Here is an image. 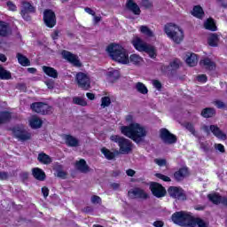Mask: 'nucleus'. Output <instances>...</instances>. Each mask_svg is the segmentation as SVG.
I'll list each match as a JSON object with an SVG mask.
<instances>
[{
    "instance_id": "nucleus-55",
    "label": "nucleus",
    "mask_w": 227,
    "mask_h": 227,
    "mask_svg": "<svg viewBox=\"0 0 227 227\" xmlns=\"http://www.w3.org/2000/svg\"><path fill=\"white\" fill-rule=\"evenodd\" d=\"M197 81H198L199 82H203V83H205V82H207V81H208V77H207V74H199V75L197 76Z\"/></svg>"
},
{
    "instance_id": "nucleus-12",
    "label": "nucleus",
    "mask_w": 227,
    "mask_h": 227,
    "mask_svg": "<svg viewBox=\"0 0 227 227\" xmlns=\"http://www.w3.org/2000/svg\"><path fill=\"white\" fill-rule=\"evenodd\" d=\"M149 189L155 198H164L168 194L166 188L157 182H152L149 185Z\"/></svg>"
},
{
    "instance_id": "nucleus-59",
    "label": "nucleus",
    "mask_w": 227,
    "mask_h": 227,
    "mask_svg": "<svg viewBox=\"0 0 227 227\" xmlns=\"http://www.w3.org/2000/svg\"><path fill=\"white\" fill-rule=\"evenodd\" d=\"M84 11L86 12V13H89V15H92V17H95L96 12L95 11H93L91 8L90 7H85Z\"/></svg>"
},
{
    "instance_id": "nucleus-18",
    "label": "nucleus",
    "mask_w": 227,
    "mask_h": 227,
    "mask_svg": "<svg viewBox=\"0 0 227 227\" xmlns=\"http://www.w3.org/2000/svg\"><path fill=\"white\" fill-rule=\"evenodd\" d=\"M191 176V171H189V168L187 167H181L174 172L173 178L176 182H184L185 178Z\"/></svg>"
},
{
    "instance_id": "nucleus-25",
    "label": "nucleus",
    "mask_w": 227,
    "mask_h": 227,
    "mask_svg": "<svg viewBox=\"0 0 227 227\" xmlns=\"http://www.w3.org/2000/svg\"><path fill=\"white\" fill-rule=\"evenodd\" d=\"M65 141L66 145L71 148L79 146V139L72 135H65Z\"/></svg>"
},
{
    "instance_id": "nucleus-30",
    "label": "nucleus",
    "mask_w": 227,
    "mask_h": 227,
    "mask_svg": "<svg viewBox=\"0 0 227 227\" xmlns=\"http://www.w3.org/2000/svg\"><path fill=\"white\" fill-rule=\"evenodd\" d=\"M208 227V225L207 224V223H205V221L200 217H194L192 216V222L190 223V227Z\"/></svg>"
},
{
    "instance_id": "nucleus-64",
    "label": "nucleus",
    "mask_w": 227,
    "mask_h": 227,
    "mask_svg": "<svg viewBox=\"0 0 227 227\" xmlns=\"http://www.w3.org/2000/svg\"><path fill=\"white\" fill-rule=\"evenodd\" d=\"M86 97H87V98H89V100H95V94H93V93L87 92Z\"/></svg>"
},
{
    "instance_id": "nucleus-10",
    "label": "nucleus",
    "mask_w": 227,
    "mask_h": 227,
    "mask_svg": "<svg viewBox=\"0 0 227 227\" xmlns=\"http://www.w3.org/2000/svg\"><path fill=\"white\" fill-rule=\"evenodd\" d=\"M43 20L46 27L52 29L58 24V20L56 18V12L51 9H46L43 13Z\"/></svg>"
},
{
    "instance_id": "nucleus-35",
    "label": "nucleus",
    "mask_w": 227,
    "mask_h": 227,
    "mask_svg": "<svg viewBox=\"0 0 227 227\" xmlns=\"http://www.w3.org/2000/svg\"><path fill=\"white\" fill-rule=\"evenodd\" d=\"M207 199L211 203H214V205H219V203L223 202V196L217 194V193H211L207 195Z\"/></svg>"
},
{
    "instance_id": "nucleus-46",
    "label": "nucleus",
    "mask_w": 227,
    "mask_h": 227,
    "mask_svg": "<svg viewBox=\"0 0 227 227\" xmlns=\"http://www.w3.org/2000/svg\"><path fill=\"white\" fill-rule=\"evenodd\" d=\"M140 32L143 35H146V36H153V32H152L151 29L147 26H141Z\"/></svg>"
},
{
    "instance_id": "nucleus-63",
    "label": "nucleus",
    "mask_w": 227,
    "mask_h": 227,
    "mask_svg": "<svg viewBox=\"0 0 227 227\" xmlns=\"http://www.w3.org/2000/svg\"><path fill=\"white\" fill-rule=\"evenodd\" d=\"M126 174H127L128 176H134V175H136V171L132 168H129L126 171Z\"/></svg>"
},
{
    "instance_id": "nucleus-22",
    "label": "nucleus",
    "mask_w": 227,
    "mask_h": 227,
    "mask_svg": "<svg viewBox=\"0 0 227 227\" xmlns=\"http://www.w3.org/2000/svg\"><path fill=\"white\" fill-rule=\"evenodd\" d=\"M43 74H45V75L51 77V79H58V75H59L58 70L49 66H43Z\"/></svg>"
},
{
    "instance_id": "nucleus-5",
    "label": "nucleus",
    "mask_w": 227,
    "mask_h": 227,
    "mask_svg": "<svg viewBox=\"0 0 227 227\" xmlns=\"http://www.w3.org/2000/svg\"><path fill=\"white\" fill-rule=\"evenodd\" d=\"M192 220V215L187 211H176L171 215V221L177 226L190 227Z\"/></svg>"
},
{
    "instance_id": "nucleus-20",
    "label": "nucleus",
    "mask_w": 227,
    "mask_h": 227,
    "mask_svg": "<svg viewBox=\"0 0 227 227\" xmlns=\"http://www.w3.org/2000/svg\"><path fill=\"white\" fill-rule=\"evenodd\" d=\"M200 67H204L209 72L215 70V62L212 61L209 58H204L200 61Z\"/></svg>"
},
{
    "instance_id": "nucleus-8",
    "label": "nucleus",
    "mask_w": 227,
    "mask_h": 227,
    "mask_svg": "<svg viewBox=\"0 0 227 227\" xmlns=\"http://www.w3.org/2000/svg\"><path fill=\"white\" fill-rule=\"evenodd\" d=\"M30 109L37 114H52L53 108L45 102H34L30 105Z\"/></svg>"
},
{
    "instance_id": "nucleus-40",
    "label": "nucleus",
    "mask_w": 227,
    "mask_h": 227,
    "mask_svg": "<svg viewBox=\"0 0 227 227\" xmlns=\"http://www.w3.org/2000/svg\"><path fill=\"white\" fill-rule=\"evenodd\" d=\"M101 153H103V155H105L106 159H107V160H113V159H114V157H116V153L111 152L109 149L103 147L101 149Z\"/></svg>"
},
{
    "instance_id": "nucleus-11",
    "label": "nucleus",
    "mask_w": 227,
    "mask_h": 227,
    "mask_svg": "<svg viewBox=\"0 0 227 227\" xmlns=\"http://www.w3.org/2000/svg\"><path fill=\"white\" fill-rule=\"evenodd\" d=\"M160 137L165 145H175L178 141L176 135L170 133L166 128L160 129Z\"/></svg>"
},
{
    "instance_id": "nucleus-50",
    "label": "nucleus",
    "mask_w": 227,
    "mask_h": 227,
    "mask_svg": "<svg viewBox=\"0 0 227 227\" xmlns=\"http://www.w3.org/2000/svg\"><path fill=\"white\" fill-rule=\"evenodd\" d=\"M153 86L156 88L158 91H162V83L159 80H153Z\"/></svg>"
},
{
    "instance_id": "nucleus-7",
    "label": "nucleus",
    "mask_w": 227,
    "mask_h": 227,
    "mask_svg": "<svg viewBox=\"0 0 227 227\" xmlns=\"http://www.w3.org/2000/svg\"><path fill=\"white\" fill-rule=\"evenodd\" d=\"M75 82L83 91H88L91 88V79L86 73L78 72L75 75Z\"/></svg>"
},
{
    "instance_id": "nucleus-19",
    "label": "nucleus",
    "mask_w": 227,
    "mask_h": 227,
    "mask_svg": "<svg viewBox=\"0 0 227 227\" xmlns=\"http://www.w3.org/2000/svg\"><path fill=\"white\" fill-rule=\"evenodd\" d=\"M126 8L131 12L133 15H141V8L134 2V0H127Z\"/></svg>"
},
{
    "instance_id": "nucleus-23",
    "label": "nucleus",
    "mask_w": 227,
    "mask_h": 227,
    "mask_svg": "<svg viewBox=\"0 0 227 227\" xmlns=\"http://www.w3.org/2000/svg\"><path fill=\"white\" fill-rule=\"evenodd\" d=\"M75 168L81 173H88L90 171V166L86 163V160L81 159L80 160L75 162Z\"/></svg>"
},
{
    "instance_id": "nucleus-47",
    "label": "nucleus",
    "mask_w": 227,
    "mask_h": 227,
    "mask_svg": "<svg viewBox=\"0 0 227 227\" xmlns=\"http://www.w3.org/2000/svg\"><path fill=\"white\" fill-rule=\"evenodd\" d=\"M213 104L217 109H226V103H224L223 100L216 99L213 102Z\"/></svg>"
},
{
    "instance_id": "nucleus-32",
    "label": "nucleus",
    "mask_w": 227,
    "mask_h": 227,
    "mask_svg": "<svg viewBox=\"0 0 227 227\" xmlns=\"http://www.w3.org/2000/svg\"><path fill=\"white\" fill-rule=\"evenodd\" d=\"M107 79L110 81V82H116L118 79H120V71L116 69H112L111 71H108L107 74Z\"/></svg>"
},
{
    "instance_id": "nucleus-17",
    "label": "nucleus",
    "mask_w": 227,
    "mask_h": 227,
    "mask_svg": "<svg viewBox=\"0 0 227 227\" xmlns=\"http://www.w3.org/2000/svg\"><path fill=\"white\" fill-rule=\"evenodd\" d=\"M61 55L64 59H67V61L74 65V67H77L78 68H81V67H82V63H81V60L79 59V57H77V55L67 50H63Z\"/></svg>"
},
{
    "instance_id": "nucleus-43",
    "label": "nucleus",
    "mask_w": 227,
    "mask_h": 227,
    "mask_svg": "<svg viewBox=\"0 0 227 227\" xmlns=\"http://www.w3.org/2000/svg\"><path fill=\"white\" fill-rule=\"evenodd\" d=\"M73 103L75 104L76 106H82V107L88 106V102H86L84 98H79V97H74L73 98Z\"/></svg>"
},
{
    "instance_id": "nucleus-36",
    "label": "nucleus",
    "mask_w": 227,
    "mask_h": 227,
    "mask_svg": "<svg viewBox=\"0 0 227 227\" xmlns=\"http://www.w3.org/2000/svg\"><path fill=\"white\" fill-rule=\"evenodd\" d=\"M29 123L31 129H40L42 128V125H43V121H42V119L38 118L37 116H35L30 120Z\"/></svg>"
},
{
    "instance_id": "nucleus-9",
    "label": "nucleus",
    "mask_w": 227,
    "mask_h": 227,
    "mask_svg": "<svg viewBox=\"0 0 227 227\" xmlns=\"http://www.w3.org/2000/svg\"><path fill=\"white\" fill-rule=\"evenodd\" d=\"M29 13H36V7L30 2H21L20 15L27 22H31V15Z\"/></svg>"
},
{
    "instance_id": "nucleus-38",
    "label": "nucleus",
    "mask_w": 227,
    "mask_h": 227,
    "mask_svg": "<svg viewBox=\"0 0 227 227\" xmlns=\"http://www.w3.org/2000/svg\"><path fill=\"white\" fill-rule=\"evenodd\" d=\"M135 89L138 93H141V95H147L148 94V88L145 83L138 82L135 85Z\"/></svg>"
},
{
    "instance_id": "nucleus-49",
    "label": "nucleus",
    "mask_w": 227,
    "mask_h": 227,
    "mask_svg": "<svg viewBox=\"0 0 227 227\" xmlns=\"http://www.w3.org/2000/svg\"><path fill=\"white\" fill-rule=\"evenodd\" d=\"M155 176H156V178H159L160 180H162L163 182H171V177H169L164 174L156 173Z\"/></svg>"
},
{
    "instance_id": "nucleus-61",
    "label": "nucleus",
    "mask_w": 227,
    "mask_h": 227,
    "mask_svg": "<svg viewBox=\"0 0 227 227\" xmlns=\"http://www.w3.org/2000/svg\"><path fill=\"white\" fill-rule=\"evenodd\" d=\"M59 36V31L54 30V32L51 34L52 40H58Z\"/></svg>"
},
{
    "instance_id": "nucleus-51",
    "label": "nucleus",
    "mask_w": 227,
    "mask_h": 227,
    "mask_svg": "<svg viewBox=\"0 0 227 227\" xmlns=\"http://www.w3.org/2000/svg\"><path fill=\"white\" fill-rule=\"evenodd\" d=\"M154 162L157 166H160V168L168 164V160H166V159H154Z\"/></svg>"
},
{
    "instance_id": "nucleus-6",
    "label": "nucleus",
    "mask_w": 227,
    "mask_h": 227,
    "mask_svg": "<svg viewBox=\"0 0 227 227\" xmlns=\"http://www.w3.org/2000/svg\"><path fill=\"white\" fill-rule=\"evenodd\" d=\"M111 141H114V143H117L121 153H123L124 155H127L132 152V148L134 146V144L132 142L123 137H120L118 135H114L110 137Z\"/></svg>"
},
{
    "instance_id": "nucleus-42",
    "label": "nucleus",
    "mask_w": 227,
    "mask_h": 227,
    "mask_svg": "<svg viewBox=\"0 0 227 227\" xmlns=\"http://www.w3.org/2000/svg\"><path fill=\"white\" fill-rule=\"evenodd\" d=\"M129 61H130V63H133V65H139L143 61V58H141L137 54H131L129 56Z\"/></svg>"
},
{
    "instance_id": "nucleus-31",
    "label": "nucleus",
    "mask_w": 227,
    "mask_h": 227,
    "mask_svg": "<svg viewBox=\"0 0 227 227\" xmlns=\"http://www.w3.org/2000/svg\"><path fill=\"white\" fill-rule=\"evenodd\" d=\"M200 114L203 118H214V116L216 114L215 108L206 107L202 109Z\"/></svg>"
},
{
    "instance_id": "nucleus-34",
    "label": "nucleus",
    "mask_w": 227,
    "mask_h": 227,
    "mask_svg": "<svg viewBox=\"0 0 227 227\" xmlns=\"http://www.w3.org/2000/svg\"><path fill=\"white\" fill-rule=\"evenodd\" d=\"M37 160L41 162V164H51L52 162V158L49 156V154L45 153H40L37 157Z\"/></svg>"
},
{
    "instance_id": "nucleus-48",
    "label": "nucleus",
    "mask_w": 227,
    "mask_h": 227,
    "mask_svg": "<svg viewBox=\"0 0 227 227\" xmlns=\"http://www.w3.org/2000/svg\"><path fill=\"white\" fill-rule=\"evenodd\" d=\"M184 127L186 130H189V132H191V134L196 136V129L194 128V124H192V122H186L184 124Z\"/></svg>"
},
{
    "instance_id": "nucleus-53",
    "label": "nucleus",
    "mask_w": 227,
    "mask_h": 227,
    "mask_svg": "<svg viewBox=\"0 0 227 227\" xmlns=\"http://www.w3.org/2000/svg\"><path fill=\"white\" fill-rule=\"evenodd\" d=\"M200 148L205 152V153H208V152H211L210 145L208 144L201 143Z\"/></svg>"
},
{
    "instance_id": "nucleus-33",
    "label": "nucleus",
    "mask_w": 227,
    "mask_h": 227,
    "mask_svg": "<svg viewBox=\"0 0 227 227\" xmlns=\"http://www.w3.org/2000/svg\"><path fill=\"white\" fill-rule=\"evenodd\" d=\"M12 120V113L9 111H2L0 112V125H4V123H8Z\"/></svg>"
},
{
    "instance_id": "nucleus-44",
    "label": "nucleus",
    "mask_w": 227,
    "mask_h": 227,
    "mask_svg": "<svg viewBox=\"0 0 227 227\" xmlns=\"http://www.w3.org/2000/svg\"><path fill=\"white\" fill-rule=\"evenodd\" d=\"M111 106V98L105 96L101 98V107L105 109V107H109Z\"/></svg>"
},
{
    "instance_id": "nucleus-37",
    "label": "nucleus",
    "mask_w": 227,
    "mask_h": 227,
    "mask_svg": "<svg viewBox=\"0 0 227 227\" xmlns=\"http://www.w3.org/2000/svg\"><path fill=\"white\" fill-rule=\"evenodd\" d=\"M186 63L188 67H196V65H198V55L196 53H191L190 56L186 58Z\"/></svg>"
},
{
    "instance_id": "nucleus-24",
    "label": "nucleus",
    "mask_w": 227,
    "mask_h": 227,
    "mask_svg": "<svg viewBox=\"0 0 227 227\" xmlns=\"http://www.w3.org/2000/svg\"><path fill=\"white\" fill-rule=\"evenodd\" d=\"M9 35L10 25L4 20H0V36H2V38H6Z\"/></svg>"
},
{
    "instance_id": "nucleus-27",
    "label": "nucleus",
    "mask_w": 227,
    "mask_h": 227,
    "mask_svg": "<svg viewBox=\"0 0 227 227\" xmlns=\"http://www.w3.org/2000/svg\"><path fill=\"white\" fill-rule=\"evenodd\" d=\"M16 58L18 59V63H20L21 67H31V60L22 53L18 52L16 54Z\"/></svg>"
},
{
    "instance_id": "nucleus-13",
    "label": "nucleus",
    "mask_w": 227,
    "mask_h": 227,
    "mask_svg": "<svg viewBox=\"0 0 227 227\" xmlns=\"http://www.w3.org/2000/svg\"><path fill=\"white\" fill-rule=\"evenodd\" d=\"M12 132L19 141H29L31 139V133L27 132V130L24 129L20 126H14L12 128Z\"/></svg>"
},
{
    "instance_id": "nucleus-52",
    "label": "nucleus",
    "mask_w": 227,
    "mask_h": 227,
    "mask_svg": "<svg viewBox=\"0 0 227 227\" xmlns=\"http://www.w3.org/2000/svg\"><path fill=\"white\" fill-rule=\"evenodd\" d=\"M10 179V174L6 171H0V180L6 181Z\"/></svg>"
},
{
    "instance_id": "nucleus-3",
    "label": "nucleus",
    "mask_w": 227,
    "mask_h": 227,
    "mask_svg": "<svg viewBox=\"0 0 227 227\" xmlns=\"http://www.w3.org/2000/svg\"><path fill=\"white\" fill-rule=\"evenodd\" d=\"M164 33L176 45H180L184 42V38H185L184 29L175 23H167L164 26Z\"/></svg>"
},
{
    "instance_id": "nucleus-29",
    "label": "nucleus",
    "mask_w": 227,
    "mask_h": 227,
    "mask_svg": "<svg viewBox=\"0 0 227 227\" xmlns=\"http://www.w3.org/2000/svg\"><path fill=\"white\" fill-rule=\"evenodd\" d=\"M192 15L196 17V19H203L205 17V11H203V7L201 5H195L192 12Z\"/></svg>"
},
{
    "instance_id": "nucleus-56",
    "label": "nucleus",
    "mask_w": 227,
    "mask_h": 227,
    "mask_svg": "<svg viewBox=\"0 0 227 227\" xmlns=\"http://www.w3.org/2000/svg\"><path fill=\"white\" fill-rule=\"evenodd\" d=\"M215 150H218V152H220L221 153H224V152H226L223 144H215Z\"/></svg>"
},
{
    "instance_id": "nucleus-21",
    "label": "nucleus",
    "mask_w": 227,
    "mask_h": 227,
    "mask_svg": "<svg viewBox=\"0 0 227 227\" xmlns=\"http://www.w3.org/2000/svg\"><path fill=\"white\" fill-rule=\"evenodd\" d=\"M32 175L35 180H39V182H43L47 176L45 172L40 168H32Z\"/></svg>"
},
{
    "instance_id": "nucleus-15",
    "label": "nucleus",
    "mask_w": 227,
    "mask_h": 227,
    "mask_svg": "<svg viewBox=\"0 0 227 227\" xmlns=\"http://www.w3.org/2000/svg\"><path fill=\"white\" fill-rule=\"evenodd\" d=\"M167 192L170 198L174 200H187V195L184 192V189L179 186H169L167 190Z\"/></svg>"
},
{
    "instance_id": "nucleus-1",
    "label": "nucleus",
    "mask_w": 227,
    "mask_h": 227,
    "mask_svg": "<svg viewBox=\"0 0 227 227\" xmlns=\"http://www.w3.org/2000/svg\"><path fill=\"white\" fill-rule=\"evenodd\" d=\"M121 132L126 137H129L137 145L139 143H143L145 136L148 135V131H146V128L141 126V124L137 122L130 123L129 126H122L121 128Z\"/></svg>"
},
{
    "instance_id": "nucleus-60",
    "label": "nucleus",
    "mask_w": 227,
    "mask_h": 227,
    "mask_svg": "<svg viewBox=\"0 0 227 227\" xmlns=\"http://www.w3.org/2000/svg\"><path fill=\"white\" fill-rule=\"evenodd\" d=\"M142 4L145 6V8H151L152 4L150 3L149 0H142Z\"/></svg>"
},
{
    "instance_id": "nucleus-39",
    "label": "nucleus",
    "mask_w": 227,
    "mask_h": 227,
    "mask_svg": "<svg viewBox=\"0 0 227 227\" xmlns=\"http://www.w3.org/2000/svg\"><path fill=\"white\" fill-rule=\"evenodd\" d=\"M0 79L2 81H10V79H12V73L6 69H4V67L0 68Z\"/></svg>"
},
{
    "instance_id": "nucleus-54",
    "label": "nucleus",
    "mask_w": 227,
    "mask_h": 227,
    "mask_svg": "<svg viewBox=\"0 0 227 227\" xmlns=\"http://www.w3.org/2000/svg\"><path fill=\"white\" fill-rule=\"evenodd\" d=\"M7 6L10 12H17V5L12 1H7Z\"/></svg>"
},
{
    "instance_id": "nucleus-57",
    "label": "nucleus",
    "mask_w": 227,
    "mask_h": 227,
    "mask_svg": "<svg viewBox=\"0 0 227 227\" xmlns=\"http://www.w3.org/2000/svg\"><path fill=\"white\" fill-rule=\"evenodd\" d=\"M91 203H102V199L98 197V195H93L91 197Z\"/></svg>"
},
{
    "instance_id": "nucleus-14",
    "label": "nucleus",
    "mask_w": 227,
    "mask_h": 227,
    "mask_svg": "<svg viewBox=\"0 0 227 227\" xmlns=\"http://www.w3.org/2000/svg\"><path fill=\"white\" fill-rule=\"evenodd\" d=\"M203 130L207 132V134H212L215 136V137H217V139H221L222 141H226L227 136L217 125H210L209 127L207 125L203 126Z\"/></svg>"
},
{
    "instance_id": "nucleus-26",
    "label": "nucleus",
    "mask_w": 227,
    "mask_h": 227,
    "mask_svg": "<svg viewBox=\"0 0 227 227\" xmlns=\"http://www.w3.org/2000/svg\"><path fill=\"white\" fill-rule=\"evenodd\" d=\"M207 43L209 47H219V35L210 34L207 37Z\"/></svg>"
},
{
    "instance_id": "nucleus-45",
    "label": "nucleus",
    "mask_w": 227,
    "mask_h": 227,
    "mask_svg": "<svg viewBox=\"0 0 227 227\" xmlns=\"http://www.w3.org/2000/svg\"><path fill=\"white\" fill-rule=\"evenodd\" d=\"M180 59H175L172 62L169 63V66L167 67V68H169L170 67L173 70H178V68H180Z\"/></svg>"
},
{
    "instance_id": "nucleus-58",
    "label": "nucleus",
    "mask_w": 227,
    "mask_h": 227,
    "mask_svg": "<svg viewBox=\"0 0 227 227\" xmlns=\"http://www.w3.org/2000/svg\"><path fill=\"white\" fill-rule=\"evenodd\" d=\"M41 191H42V193L44 198H47L49 196V188L48 187L43 186Z\"/></svg>"
},
{
    "instance_id": "nucleus-4",
    "label": "nucleus",
    "mask_w": 227,
    "mask_h": 227,
    "mask_svg": "<svg viewBox=\"0 0 227 227\" xmlns=\"http://www.w3.org/2000/svg\"><path fill=\"white\" fill-rule=\"evenodd\" d=\"M132 43L136 51H138L139 52H145L148 54L149 58H152V59H155V58H157L155 47L146 43L143 39H141V37H136L133 39Z\"/></svg>"
},
{
    "instance_id": "nucleus-41",
    "label": "nucleus",
    "mask_w": 227,
    "mask_h": 227,
    "mask_svg": "<svg viewBox=\"0 0 227 227\" xmlns=\"http://www.w3.org/2000/svg\"><path fill=\"white\" fill-rule=\"evenodd\" d=\"M58 178H61L62 180L67 179V176L68 175L67 171H64L63 166L59 165L56 169Z\"/></svg>"
},
{
    "instance_id": "nucleus-16",
    "label": "nucleus",
    "mask_w": 227,
    "mask_h": 227,
    "mask_svg": "<svg viewBox=\"0 0 227 227\" xmlns=\"http://www.w3.org/2000/svg\"><path fill=\"white\" fill-rule=\"evenodd\" d=\"M128 198H129L130 200H148V198H150V195L146 192H145L144 189L135 187L129 190Z\"/></svg>"
},
{
    "instance_id": "nucleus-2",
    "label": "nucleus",
    "mask_w": 227,
    "mask_h": 227,
    "mask_svg": "<svg viewBox=\"0 0 227 227\" xmlns=\"http://www.w3.org/2000/svg\"><path fill=\"white\" fill-rule=\"evenodd\" d=\"M106 52L110 58L117 63H121V65H127L129 63V52H127L125 48L119 44H109L106 47Z\"/></svg>"
},
{
    "instance_id": "nucleus-62",
    "label": "nucleus",
    "mask_w": 227,
    "mask_h": 227,
    "mask_svg": "<svg viewBox=\"0 0 227 227\" xmlns=\"http://www.w3.org/2000/svg\"><path fill=\"white\" fill-rule=\"evenodd\" d=\"M153 225L154 227H164V222L162 221H155Z\"/></svg>"
},
{
    "instance_id": "nucleus-28",
    "label": "nucleus",
    "mask_w": 227,
    "mask_h": 227,
    "mask_svg": "<svg viewBox=\"0 0 227 227\" xmlns=\"http://www.w3.org/2000/svg\"><path fill=\"white\" fill-rule=\"evenodd\" d=\"M204 27L207 31H217V25H215V20H214L213 18H208L204 22Z\"/></svg>"
}]
</instances>
